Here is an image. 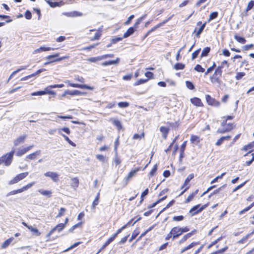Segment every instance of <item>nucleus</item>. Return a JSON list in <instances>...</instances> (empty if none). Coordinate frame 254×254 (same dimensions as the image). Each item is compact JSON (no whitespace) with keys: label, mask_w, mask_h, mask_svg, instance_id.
I'll use <instances>...</instances> for the list:
<instances>
[{"label":"nucleus","mask_w":254,"mask_h":254,"mask_svg":"<svg viewBox=\"0 0 254 254\" xmlns=\"http://www.w3.org/2000/svg\"><path fill=\"white\" fill-rule=\"evenodd\" d=\"M110 121L112 122L114 125L116 126L118 129L122 128V125L121 122L117 119L113 118L111 119Z\"/></svg>","instance_id":"obj_22"},{"label":"nucleus","mask_w":254,"mask_h":254,"mask_svg":"<svg viewBox=\"0 0 254 254\" xmlns=\"http://www.w3.org/2000/svg\"><path fill=\"white\" fill-rule=\"evenodd\" d=\"M118 105L120 108H127L129 106V103L127 102H119Z\"/></svg>","instance_id":"obj_42"},{"label":"nucleus","mask_w":254,"mask_h":254,"mask_svg":"<svg viewBox=\"0 0 254 254\" xmlns=\"http://www.w3.org/2000/svg\"><path fill=\"white\" fill-rule=\"evenodd\" d=\"M220 77L214 74L210 78V80L212 83H219L220 82Z\"/></svg>","instance_id":"obj_28"},{"label":"nucleus","mask_w":254,"mask_h":254,"mask_svg":"<svg viewBox=\"0 0 254 254\" xmlns=\"http://www.w3.org/2000/svg\"><path fill=\"white\" fill-rule=\"evenodd\" d=\"M254 147V141L253 142H252L251 143H250L249 144L245 145L244 146L243 148V150H245V151H247L249 149H250Z\"/></svg>","instance_id":"obj_32"},{"label":"nucleus","mask_w":254,"mask_h":254,"mask_svg":"<svg viewBox=\"0 0 254 254\" xmlns=\"http://www.w3.org/2000/svg\"><path fill=\"white\" fill-rule=\"evenodd\" d=\"M234 38L238 42L241 44H245L246 42V40L244 37L235 35Z\"/></svg>","instance_id":"obj_30"},{"label":"nucleus","mask_w":254,"mask_h":254,"mask_svg":"<svg viewBox=\"0 0 254 254\" xmlns=\"http://www.w3.org/2000/svg\"><path fill=\"white\" fill-rule=\"evenodd\" d=\"M47 2L50 5V6L52 7H55L57 6H60L63 4L62 1L60 2H53L51 0H46Z\"/></svg>","instance_id":"obj_18"},{"label":"nucleus","mask_w":254,"mask_h":254,"mask_svg":"<svg viewBox=\"0 0 254 254\" xmlns=\"http://www.w3.org/2000/svg\"><path fill=\"white\" fill-rule=\"evenodd\" d=\"M234 127V125L232 124H226L225 127L223 128H218L217 130V133H224L226 132H228L231 131Z\"/></svg>","instance_id":"obj_7"},{"label":"nucleus","mask_w":254,"mask_h":254,"mask_svg":"<svg viewBox=\"0 0 254 254\" xmlns=\"http://www.w3.org/2000/svg\"><path fill=\"white\" fill-rule=\"evenodd\" d=\"M253 47H254V45L252 44H249V45H245V46H244L242 47V50L244 51H248L251 49L253 48Z\"/></svg>","instance_id":"obj_51"},{"label":"nucleus","mask_w":254,"mask_h":254,"mask_svg":"<svg viewBox=\"0 0 254 254\" xmlns=\"http://www.w3.org/2000/svg\"><path fill=\"white\" fill-rule=\"evenodd\" d=\"M186 85L187 88L189 89L192 90L194 88L193 84L190 81H187L186 82Z\"/></svg>","instance_id":"obj_49"},{"label":"nucleus","mask_w":254,"mask_h":254,"mask_svg":"<svg viewBox=\"0 0 254 254\" xmlns=\"http://www.w3.org/2000/svg\"><path fill=\"white\" fill-rule=\"evenodd\" d=\"M147 81H148V79H140L137 80L136 82H135L134 83V86H137L138 85L143 84V83L146 82Z\"/></svg>","instance_id":"obj_43"},{"label":"nucleus","mask_w":254,"mask_h":254,"mask_svg":"<svg viewBox=\"0 0 254 254\" xmlns=\"http://www.w3.org/2000/svg\"><path fill=\"white\" fill-rule=\"evenodd\" d=\"M59 133L62 135L65 139V140L70 145L73 146H75V144L73 143L67 136L64 134L60 130H59Z\"/></svg>","instance_id":"obj_26"},{"label":"nucleus","mask_w":254,"mask_h":254,"mask_svg":"<svg viewBox=\"0 0 254 254\" xmlns=\"http://www.w3.org/2000/svg\"><path fill=\"white\" fill-rule=\"evenodd\" d=\"M81 94V91L77 90H74L71 91L70 95L74 96V95H80Z\"/></svg>","instance_id":"obj_61"},{"label":"nucleus","mask_w":254,"mask_h":254,"mask_svg":"<svg viewBox=\"0 0 254 254\" xmlns=\"http://www.w3.org/2000/svg\"><path fill=\"white\" fill-rule=\"evenodd\" d=\"M14 154V151H12L10 152L7 153L0 158V165L4 163L5 166H9L11 164L13 156Z\"/></svg>","instance_id":"obj_1"},{"label":"nucleus","mask_w":254,"mask_h":254,"mask_svg":"<svg viewBox=\"0 0 254 254\" xmlns=\"http://www.w3.org/2000/svg\"><path fill=\"white\" fill-rule=\"evenodd\" d=\"M139 231L137 230H134L133 232L131 238L129 239V242H131L134 239L136 236L138 235Z\"/></svg>","instance_id":"obj_52"},{"label":"nucleus","mask_w":254,"mask_h":254,"mask_svg":"<svg viewBox=\"0 0 254 254\" xmlns=\"http://www.w3.org/2000/svg\"><path fill=\"white\" fill-rule=\"evenodd\" d=\"M205 24L206 23H203L201 26L199 28V29L198 30V31H197L196 33V36L198 37L199 36V35L201 34V33L202 32V31L203 30L205 26Z\"/></svg>","instance_id":"obj_46"},{"label":"nucleus","mask_w":254,"mask_h":254,"mask_svg":"<svg viewBox=\"0 0 254 254\" xmlns=\"http://www.w3.org/2000/svg\"><path fill=\"white\" fill-rule=\"evenodd\" d=\"M194 70H195L196 71H197L198 72H203L205 70L204 68L202 67V66L199 64H197L195 66Z\"/></svg>","instance_id":"obj_44"},{"label":"nucleus","mask_w":254,"mask_h":254,"mask_svg":"<svg viewBox=\"0 0 254 254\" xmlns=\"http://www.w3.org/2000/svg\"><path fill=\"white\" fill-rule=\"evenodd\" d=\"M194 195H195L194 193H192L191 194L189 195V196L187 197V198L186 199L185 203H189L190 201H191L192 200L193 198L194 197Z\"/></svg>","instance_id":"obj_54"},{"label":"nucleus","mask_w":254,"mask_h":254,"mask_svg":"<svg viewBox=\"0 0 254 254\" xmlns=\"http://www.w3.org/2000/svg\"><path fill=\"white\" fill-rule=\"evenodd\" d=\"M64 227L65 224H63V223H60L55 227L56 230H57L59 232L61 231Z\"/></svg>","instance_id":"obj_39"},{"label":"nucleus","mask_w":254,"mask_h":254,"mask_svg":"<svg viewBox=\"0 0 254 254\" xmlns=\"http://www.w3.org/2000/svg\"><path fill=\"white\" fill-rule=\"evenodd\" d=\"M207 205L205 204L200 207V205H196L194 206L192 208H191L190 210V213L191 214V216L195 215L197 213L201 212L206 207Z\"/></svg>","instance_id":"obj_4"},{"label":"nucleus","mask_w":254,"mask_h":254,"mask_svg":"<svg viewBox=\"0 0 254 254\" xmlns=\"http://www.w3.org/2000/svg\"><path fill=\"white\" fill-rule=\"evenodd\" d=\"M44 175L50 178L55 182H57L59 181V175L56 172L49 171L45 173Z\"/></svg>","instance_id":"obj_9"},{"label":"nucleus","mask_w":254,"mask_h":254,"mask_svg":"<svg viewBox=\"0 0 254 254\" xmlns=\"http://www.w3.org/2000/svg\"><path fill=\"white\" fill-rule=\"evenodd\" d=\"M14 240V238L13 237H11L8 239H7L6 241H5L1 245V248L2 249H5Z\"/></svg>","instance_id":"obj_19"},{"label":"nucleus","mask_w":254,"mask_h":254,"mask_svg":"<svg viewBox=\"0 0 254 254\" xmlns=\"http://www.w3.org/2000/svg\"><path fill=\"white\" fill-rule=\"evenodd\" d=\"M184 219V217L182 215L178 216H174L173 219L174 221H182Z\"/></svg>","instance_id":"obj_57"},{"label":"nucleus","mask_w":254,"mask_h":254,"mask_svg":"<svg viewBox=\"0 0 254 254\" xmlns=\"http://www.w3.org/2000/svg\"><path fill=\"white\" fill-rule=\"evenodd\" d=\"M33 145H30L26 147H20L18 148L16 154L17 156H21L29 151L33 148Z\"/></svg>","instance_id":"obj_8"},{"label":"nucleus","mask_w":254,"mask_h":254,"mask_svg":"<svg viewBox=\"0 0 254 254\" xmlns=\"http://www.w3.org/2000/svg\"><path fill=\"white\" fill-rule=\"evenodd\" d=\"M254 5V1H251L249 2L247 7V11H249L251 9Z\"/></svg>","instance_id":"obj_58"},{"label":"nucleus","mask_w":254,"mask_h":254,"mask_svg":"<svg viewBox=\"0 0 254 254\" xmlns=\"http://www.w3.org/2000/svg\"><path fill=\"white\" fill-rule=\"evenodd\" d=\"M28 229L31 232H34L36 234V236H39L41 234V233L39 232V230L37 228H33L31 226H30V227H28Z\"/></svg>","instance_id":"obj_34"},{"label":"nucleus","mask_w":254,"mask_h":254,"mask_svg":"<svg viewBox=\"0 0 254 254\" xmlns=\"http://www.w3.org/2000/svg\"><path fill=\"white\" fill-rule=\"evenodd\" d=\"M96 158L102 162H105L106 160L105 157L100 154L96 155Z\"/></svg>","instance_id":"obj_60"},{"label":"nucleus","mask_w":254,"mask_h":254,"mask_svg":"<svg viewBox=\"0 0 254 254\" xmlns=\"http://www.w3.org/2000/svg\"><path fill=\"white\" fill-rule=\"evenodd\" d=\"M226 174V173H223L221 175L218 176L212 180L211 182V184H214L219 179H222V177Z\"/></svg>","instance_id":"obj_40"},{"label":"nucleus","mask_w":254,"mask_h":254,"mask_svg":"<svg viewBox=\"0 0 254 254\" xmlns=\"http://www.w3.org/2000/svg\"><path fill=\"white\" fill-rule=\"evenodd\" d=\"M172 233H173V239H175L179 237L182 235L181 229L178 227H175L171 230Z\"/></svg>","instance_id":"obj_11"},{"label":"nucleus","mask_w":254,"mask_h":254,"mask_svg":"<svg viewBox=\"0 0 254 254\" xmlns=\"http://www.w3.org/2000/svg\"><path fill=\"white\" fill-rule=\"evenodd\" d=\"M157 169V164H155L154 166V167L152 169V170L149 172V175L150 177L153 176L154 174L155 173L156 170Z\"/></svg>","instance_id":"obj_50"},{"label":"nucleus","mask_w":254,"mask_h":254,"mask_svg":"<svg viewBox=\"0 0 254 254\" xmlns=\"http://www.w3.org/2000/svg\"><path fill=\"white\" fill-rule=\"evenodd\" d=\"M205 99L207 103L209 105L213 106L215 107H219L220 105L219 102L216 101L215 99L212 98L210 95H206L205 96Z\"/></svg>","instance_id":"obj_6"},{"label":"nucleus","mask_w":254,"mask_h":254,"mask_svg":"<svg viewBox=\"0 0 254 254\" xmlns=\"http://www.w3.org/2000/svg\"><path fill=\"white\" fill-rule=\"evenodd\" d=\"M199 244V243L198 242H192L191 243H190V244H189L188 246H187V247H184L183 249H182L180 252V254H183L184 253V252H185L186 251H188L189 250L192 248L193 247L197 246V245Z\"/></svg>","instance_id":"obj_13"},{"label":"nucleus","mask_w":254,"mask_h":254,"mask_svg":"<svg viewBox=\"0 0 254 254\" xmlns=\"http://www.w3.org/2000/svg\"><path fill=\"white\" fill-rule=\"evenodd\" d=\"M214 74L219 76V77H221L222 74V70L221 67H218L215 70Z\"/></svg>","instance_id":"obj_56"},{"label":"nucleus","mask_w":254,"mask_h":254,"mask_svg":"<svg viewBox=\"0 0 254 254\" xmlns=\"http://www.w3.org/2000/svg\"><path fill=\"white\" fill-rule=\"evenodd\" d=\"M210 50V48L206 47L203 50L201 54V57H205L207 56L208 54L209 53Z\"/></svg>","instance_id":"obj_33"},{"label":"nucleus","mask_w":254,"mask_h":254,"mask_svg":"<svg viewBox=\"0 0 254 254\" xmlns=\"http://www.w3.org/2000/svg\"><path fill=\"white\" fill-rule=\"evenodd\" d=\"M138 221L136 220V221H135L133 223H132V224H131V222L132 221V220H130L129 221L127 224H126V225H125L124 226H123L122 227H121L120 229H118L117 231V233L118 234H120L124 229H125V228H126L128 226H129L130 225H133L134 224L137 222Z\"/></svg>","instance_id":"obj_24"},{"label":"nucleus","mask_w":254,"mask_h":254,"mask_svg":"<svg viewBox=\"0 0 254 254\" xmlns=\"http://www.w3.org/2000/svg\"><path fill=\"white\" fill-rule=\"evenodd\" d=\"M193 177H194V175L193 174H190L189 175V176L187 177V178L186 179L185 183L184 184V185L183 186V188H184L185 186H186L187 185H188L189 184V183H190V181L192 179H193Z\"/></svg>","instance_id":"obj_29"},{"label":"nucleus","mask_w":254,"mask_h":254,"mask_svg":"<svg viewBox=\"0 0 254 254\" xmlns=\"http://www.w3.org/2000/svg\"><path fill=\"white\" fill-rule=\"evenodd\" d=\"M64 82L65 83H68L69 86L72 87L79 88L81 89H86L91 90H93L94 89L93 87L88 86L86 84H79L70 83V81L68 80L64 81Z\"/></svg>","instance_id":"obj_3"},{"label":"nucleus","mask_w":254,"mask_h":254,"mask_svg":"<svg viewBox=\"0 0 254 254\" xmlns=\"http://www.w3.org/2000/svg\"><path fill=\"white\" fill-rule=\"evenodd\" d=\"M218 16L217 12H213L210 14L209 15V20H212L213 19L216 18Z\"/></svg>","instance_id":"obj_55"},{"label":"nucleus","mask_w":254,"mask_h":254,"mask_svg":"<svg viewBox=\"0 0 254 254\" xmlns=\"http://www.w3.org/2000/svg\"><path fill=\"white\" fill-rule=\"evenodd\" d=\"M40 151H37L34 153L28 155L26 158L28 159H35L37 156L40 155Z\"/></svg>","instance_id":"obj_21"},{"label":"nucleus","mask_w":254,"mask_h":254,"mask_svg":"<svg viewBox=\"0 0 254 254\" xmlns=\"http://www.w3.org/2000/svg\"><path fill=\"white\" fill-rule=\"evenodd\" d=\"M160 130L163 134V138L166 139L169 131V128L165 127H161L160 128Z\"/></svg>","instance_id":"obj_23"},{"label":"nucleus","mask_w":254,"mask_h":254,"mask_svg":"<svg viewBox=\"0 0 254 254\" xmlns=\"http://www.w3.org/2000/svg\"><path fill=\"white\" fill-rule=\"evenodd\" d=\"M113 242V239L112 238H109L104 244V245L103 246L102 249L105 248L106 247H107L108 245H109L111 242Z\"/></svg>","instance_id":"obj_63"},{"label":"nucleus","mask_w":254,"mask_h":254,"mask_svg":"<svg viewBox=\"0 0 254 254\" xmlns=\"http://www.w3.org/2000/svg\"><path fill=\"white\" fill-rule=\"evenodd\" d=\"M101 36V34L100 32H97L95 35V36L91 39V40H98L100 36Z\"/></svg>","instance_id":"obj_62"},{"label":"nucleus","mask_w":254,"mask_h":254,"mask_svg":"<svg viewBox=\"0 0 254 254\" xmlns=\"http://www.w3.org/2000/svg\"><path fill=\"white\" fill-rule=\"evenodd\" d=\"M66 211V209L62 207L59 210V213L57 216V217H61L63 216Z\"/></svg>","instance_id":"obj_45"},{"label":"nucleus","mask_w":254,"mask_h":254,"mask_svg":"<svg viewBox=\"0 0 254 254\" xmlns=\"http://www.w3.org/2000/svg\"><path fill=\"white\" fill-rule=\"evenodd\" d=\"M191 103L194 105L198 107H201L203 104L201 101V100L197 97H194L190 99Z\"/></svg>","instance_id":"obj_15"},{"label":"nucleus","mask_w":254,"mask_h":254,"mask_svg":"<svg viewBox=\"0 0 254 254\" xmlns=\"http://www.w3.org/2000/svg\"><path fill=\"white\" fill-rule=\"evenodd\" d=\"M28 175V172H24L16 175L13 179H12L9 183L10 185L16 184L20 180L25 178Z\"/></svg>","instance_id":"obj_5"},{"label":"nucleus","mask_w":254,"mask_h":254,"mask_svg":"<svg viewBox=\"0 0 254 254\" xmlns=\"http://www.w3.org/2000/svg\"><path fill=\"white\" fill-rule=\"evenodd\" d=\"M120 61V59L119 58H117L116 60H113V61H109L108 62H105L104 63H102L101 64V65L103 66H106L108 65H110L111 64H118Z\"/></svg>","instance_id":"obj_12"},{"label":"nucleus","mask_w":254,"mask_h":254,"mask_svg":"<svg viewBox=\"0 0 254 254\" xmlns=\"http://www.w3.org/2000/svg\"><path fill=\"white\" fill-rule=\"evenodd\" d=\"M46 91H45V89L44 91H39L35 92H33L31 93L32 96H39V95H44L46 94Z\"/></svg>","instance_id":"obj_37"},{"label":"nucleus","mask_w":254,"mask_h":254,"mask_svg":"<svg viewBox=\"0 0 254 254\" xmlns=\"http://www.w3.org/2000/svg\"><path fill=\"white\" fill-rule=\"evenodd\" d=\"M25 17L27 19H30L32 17L31 13L29 11L27 10L25 14Z\"/></svg>","instance_id":"obj_64"},{"label":"nucleus","mask_w":254,"mask_h":254,"mask_svg":"<svg viewBox=\"0 0 254 254\" xmlns=\"http://www.w3.org/2000/svg\"><path fill=\"white\" fill-rule=\"evenodd\" d=\"M134 31V28L133 27H130L126 32L124 33V38H126L129 37L130 35L132 34Z\"/></svg>","instance_id":"obj_25"},{"label":"nucleus","mask_w":254,"mask_h":254,"mask_svg":"<svg viewBox=\"0 0 254 254\" xmlns=\"http://www.w3.org/2000/svg\"><path fill=\"white\" fill-rule=\"evenodd\" d=\"M185 64L182 63H177L174 65V68L176 70L183 69L185 68Z\"/></svg>","instance_id":"obj_31"},{"label":"nucleus","mask_w":254,"mask_h":254,"mask_svg":"<svg viewBox=\"0 0 254 254\" xmlns=\"http://www.w3.org/2000/svg\"><path fill=\"white\" fill-rule=\"evenodd\" d=\"M64 15L68 17H78L82 16L83 13L79 11H74L70 12H66L64 13Z\"/></svg>","instance_id":"obj_14"},{"label":"nucleus","mask_w":254,"mask_h":254,"mask_svg":"<svg viewBox=\"0 0 254 254\" xmlns=\"http://www.w3.org/2000/svg\"><path fill=\"white\" fill-rule=\"evenodd\" d=\"M144 134L143 132L139 134L137 133H135L133 136V139H141L142 138L144 137Z\"/></svg>","instance_id":"obj_38"},{"label":"nucleus","mask_w":254,"mask_h":254,"mask_svg":"<svg viewBox=\"0 0 254 254\" xmlns=\"http://www.w3.org/2000/svg\"><path fill=\"white\" fill-rule=\"evenodd\" d=\"M114 162L115 163L116 165H120L121 163V160L120 159V158L118 156L117 152L115 153V156L114 158Z\"/></svg>","instance_id":"obj_47"},{"label":"nucleus","mask_w":254,"mask_h":254,"mask_svg":"<svg viewBox=\"0 0 254 254\" xmlns=\"http://www.w3.org/2000/svg\"><path fill=\"white\" fill-rule=\"evenodd\" d=\"M27 137V134H23L18 136L13 141L14 145L15 146H17L19 144L24 143Z\"/></svg>","instance_id":"obj_10"},{"label":"nucleus","mask_w":254,"mask_h":254,"mask_svg":"<svg viewBox=\"0 0 254 254\" xmlns=\"http://www.w3.org/2000/svg\"><path fill=\"white\" fill-rule=\"evenodd\" d=\"M114 57L113 54H105L102 56H97L96 57H91L87 59V61L90 63H97L103 60L106 59L107 58H111Z\"/></svg>","instance_id":"obj_2"},{"label":"nucleus","mask_w":254,"mask_h":254,"mask_svg":"<svg viewBox=\"0 0 254 254\" xmlns=\"http://www.w3.org/2000/svg\"><path fill=\"white\" fill-rule=\"evenodd\" d=\"M191 143L197 145L200 141V137L198 136L191 135L190 138Z\"/></svg>","instance_id":"obj_16"},{"label":"nucleus","mask_w":254,"mask_h":254,"mask_svg":"<svg viewBox=\"0 0 254 254\" xmlns=\"http://www.w3.org/2000/svg\"><path fill=\"white\" fill-rule=\"evenodd\" d=\"M80 244H81L80 242H76V243H74V244H73L72 245H71L70 247H69L68 248H67V249L64 250V252H67V251H69L70 250H71V249L75 248L76 247L78 246Z\"/></svg>","instance_id":"obj_48"},{"label":"nucleus","mask_w":254,"mask_h":254,"mask_svg":"<svg viewBox=\"0 0 254 254\" xmlns=\"http://www.w3.org/2000/svg\"><path fill=\"white\" fill-rule=\"evenodd\" d=\"M51 88H53L51 87H50V85L45 88V91H46V94H51V95H56V92L54 91L50 90V89H51Z\"/></svg>","instance_id":"obj_35"},{"label":"nucleus","mask_w":254,"mask_h":254,"mask_svg":"<svg viewBox=\"0 0 254 254\" xmlns=\"http://www.w3.org/2000/svg\"><path fill=\"white\" fill-rule=\"evenodd\" d=\"M139 170V168H136L134 170H131V171L129 173L127 176L126 177V180L128 181L132 177L134 176L136 173Z\"/></svg>","instance_id":"obj_20"},{"label":"nucleus","mask_w":254,"mask_h":254,"mask_svg":"<svg viewBox=\"0 0 254 254\" xmlns=\"http://www.w3.org/2000/svg\"><path fill=\"white\" fill-rule=\"evenodd\" d=\"M245 75V73L244 72H238L236 76V79L237 80L241 79L243 76Z\"/></svg>","instance_id":"obj_53"},{"label":"nucleus","mask_w":254,"mask_h":254,"mask_svg":"<svg viewBox=\"0 0 254 254\" xmlns=\"http://www.w3.org/2000/svg\"><path fill=\"white\" fill-rule=\"evenodd\" d=\"M38 192L43 195L48 196L49 197H50L52 194V191L51 190H46L41 189L38 190Z\"/></svg>","instance_id":"obj_27"},{"label":"nucleus","mask_w":254,"mask_h":254,"mask_svg":"<svg viewBox=\"0 0 254 254\" xmlns=\"http://www.w3.org/2000/svg\"><path fill=\"white\" fill-rule=\"evenodd\" d=\"M79 184L78 180L76 178H74L72 179V186L75 188L78 187Z\"/></svg>","instance_id":"obj_41"},{"label":"nucleus","mask_w":254,"mask_h":254,"mask_svg":"<svg viewBox=\"0 0 254 254\" xmlns=\"http://www.w3.org/2000/svg\"><path fill=\"white\" fill-rule=\"evenodd\" d=\"M193 231L183 236V237L179 241V244H181L185 242L189 238H190L193 234Z\"/></svg>","instance_id":"obj_17"},{"label":"nucleus","mask_w":254,"mask_h":254,"mask_svg":"<svg viewBox=\"0 0 254 254\" xmlns=\"http://www.w3.org/2000/svg\"><path fill=\"white\" fill-rule=\"evenodd\" d=\"M253 233H252L251 234L247 235L245 237H243L242 239L239 240L237 243L238 244H243L245 243Z\"/></svg>","instance_id":"obj_36"},{"label":"nucleus","mask_w":254,"mask_h":254,"mask_svg":"<svg viewBox=\"0 0 254 254\" xmlns=\"http://www.w3.org/2000/svg\"><path fill=\"white\" fill-rule=\"evenodd\" d=\"M200 49H199L198 50H196L195 51H194L192 54V60H194V59H195L197 57L198 55L199 54V53L200 52Z\"/></svg>","instance_id":"obj_59"}]
</instances>
